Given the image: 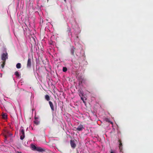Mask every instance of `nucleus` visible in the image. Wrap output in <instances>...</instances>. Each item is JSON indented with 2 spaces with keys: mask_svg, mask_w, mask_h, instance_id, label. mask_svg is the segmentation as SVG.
<instances>
[{
  "mask_svg": "<svg viewBox=\"0 0 153 153\" xmlns=\"http://www.w3.org/2000/svg\"><path fill=\"white\" fill-rule=\"evenodd\" d=\"M31 147L32 150L34 151H36L40 152H42L45 151V149L40 147H36L33 144L31 145Z\"/></svg>",
  "mask_w": 153,
  "mask_h": 153,
  "instance_id": "obj_1",
  "label": "nucleus"
},
{
  "mask_svg": "<svg viewBox=\"0 0 153 153\" xmlns=\"http://www.w3.org/2000/svg\"><path fill=\"white\" fill-rule=\"evenodd\" d=\"M20 133V138L21 140H23L25 137V131L23 129H21Z\"/></svg>",
  "mask_w": 153,
  "mask_h": 153,
  "instance_id": "obj_2",
  "label": "nucleus"
},
{
  "mask_svg": "<svg viewBox=\"0 0 153 153\" xmlns=\"http://www.w3.org/2000/svg\"><path fill=\"white\" fill-rule=\"evenodd\" d=\"M1 58L3 61L6 62V59H8L7 53H3L1 55Z\"/></svg>",
  "mask_w": 153,
  "mask_h": 153,
  "instance_id": "obj_3",
  "label": "nucleus"
},
{
  "mask_svg": "<svg viewBox=\"0 0 153 153\" xmlns=\"http://www.w3.org/2000/svg\"><path fill=\"white\" fill-rule=\"evenodd\" d=\"M31 65L32 62L31 59L30 58H28L27 64V68H30L31 67Z\"/></svg>",
  "mask_w": 153,
  "mask_h": 153,
  "instance_id": "obj_4",
  "label": "nucleus"
},
{
  "mask_svg": "<svg viewBox=\"0 0 153 153\" xmlns=\"http://www.w3.org/2000/svg\"><path fill=\"white\" fill-rule=\"evenodd\" d=\"M75 128H76V131H82L84 129V127L82 125L80 124L78 126L77 128H76L75 127Z\"/></svg>",
  "mask_w": 153,
  "mask_h": 153,
  "instance_id": "obj_5",
  "label": "nucleus"
},
{
  "mask_svg": "<svg viewBox=\"0 0 153 153\" xmlns=\"http://www.w3.org/2000/svg\"><path fill=\"white\" fill-rule=\"evenodd\" d=\"M71 146L73 149L75 148L76 147V144L74 140H71L70 141Z\"/></svg>",
  "mask_w": 153,
  "mask_h": 153,
  "instance_id": "obj_6",
  "label": "nucleus"
},
{
  "mask_svg": "<svg viewBox=\"0 0 153 153\" xmlns=\"http://www.w3.org/2000/svg\"><path fill=\"white\" fill-rule=\"evenodd\" d=\"M75 50V48L73 47L71 48L70 49V53L73 56H74V52Z\"/></svg>",
  "mask_w": 153,
  "mask_h": 153,
  "instance_id": "obj_7",
  "label": "nucleus"
},
{
  "mask_svg": "<svg viewBox=\"0 0 153 153\" xmlns=\"http://www.w3.org/2000/svg\"><path fill=\"white\" fill-rule=\"evenodd\" d=\"M49 103L50 105V107L51 108L52 111H53L54 110V109L53 104L52 103V102L51 101H49Z\"/></svg>",
  "mask_w": 153,
  "mask_h": 153,
  "instance_id": "obj_8",
  "label": "nucleus"
},
{
  "mask_svg": "<svg viewBox=\"0 0 153 153\" xmlns=\"http://www.w3.org/2000/svg\"><path fill=\"white\" fill-rule=\"evenodd\" d=\"M45 99L47 101H49L50 99V96L48 95H45Z\"/></svg>",
  "mask_w": 153,
  "mask_h": 153,
  "instance_id": "obj_9",
  "label": "nucleus"
},
{
  "mask_svg": "<svg viewBox=\"0 0 153 153\" xmlns=\"http://www.w3.org/2000/svg\"><path fill=\"white\" fill-rule=\"evenodd\" d=\"M2 118L5 119H7V116L5 114H3L2 115Z\"/></svg>",
  "mask_w": 153,
  "mask_h": 153,
  "instance_id": "obj_10",
  "label": "nucleus"
},
{
  "mask_svg": "<svg viewBox=\"0 0 153 153\" xmlns=\"http://www.w3.org/2000/svg\"><path fill=\"white\" fill-rule=\"evenodd\" d=\"M15 74L16 77L18 78H19L20 76V74H19V72L17 71H16L15 72Z\"/></svg>",
  "mask_w": 153,
  "mask_h": 153,
  "instance_id": "obj_11",
  "label": "nucleus"
},
{
  "mask_svg": "<svg viewBox=\"0 0 153 153\" xmlns=\"http://www.w3.org/2000/svg\"><path fill=\"white\" fill-rule=\"evenodd\" d=\"M16 67L18 69L20 68L21 67V64L20 63H18L16 65Z\"/></svg>",
  "mask_w": 153,
  "mask_h": 153,
  "instance_id": "obj_12",
  "label": "nucleus"
},
{
  "mask_svg": "<svg viewBox=\"0 0 153 153\" xmlns=\"http://www.w3.org/2000/svg\"><path fill=\"white\" fill-rule=\"evenodd\" d=\"M1 65V67L2 68H3L5 65V62L3 61Z\"/></svg>",
  "mask_w": 153,
  "mask_h": 153,
  "instance_id": "obj_13",
  "label": "nucleus"
},
{
  "mask_svg": "<svg viewBox=\"0 0 153 153\" xmlns=\"http://www.w3.org/2000/svg\"><path fill=\"white\" fill-rule=\"evenodd\" d=\"M62 70L63 72H65L67 70V68L66 67H63V68Z\"/></svg>",
  "mask_w": 153,
  "mask_h": 153,
  "instance_id": "obj_14",
  "label": "nucleus"
},
{
  "mask_svg": "<svg viewBox=\"0 0 153 153\" xmlns=\"http://www.w3.org/2000/svg\"><path fill=\"white\" fill-rule=\"evenodd\" d=\"M34 123L36 125H38L39 123V122L37 120H36L34 121Z\"/></svg>",
  "mask_w": 153,
  "mask_h": 153,
  "instance_id": "obj_15",
  "label": "nucleus"
},
{
  "mask_svg": "<svg viewBox=\"0 0 153 153\" xmlns=\"http://www.w3.org/2000/svg\"><path fill=\"white\" fill-rule=\"evenodd\" d=\"M118 141L119 142V146H122V143H121V141L120 140H119Z\"/></svg>",
  "mask_w": 153,
  "mask_h": 153,
  "instance_id": "obj_16",
  "label": "nucleus"
},
{
  "mask_svg": "<svg viewBox=\"0 0 153 153\" xmlns=\"http://www.w3.org/2000/svg\"><path fill=\"white\" fill-rule=\"evenodd\" d=\"M119 150H120V152H122V150H123V147H122V146H119Z\"/></svg>",
  "mask_w": 153,
  "mask_h": 153,
  "instance_id": "obj_17",
  "label": "nucleus"
},
{
  "mask_svg": "<svg viewBox=\"0 0 153 153\" xmlns=\"http://www.w3.org/2000/svg\"><path fill=\"white\" fill-rule=\"evenodd\" d=\"M79 94L80 96L81 95L82 96H83V93L81 91H80L79 93Z\"/></svg>",
  "mask_w": 153,
  "mask_h": 153,
  "instance_id": "obj_18",
  "label": "nucleus"
},
{
  "mask_svg": "<svg viewBox=\"0 0 153 153\" xmlns=\"http://www.w3.org/2000/svg\"><path fill=\"white\" fill-rule=\"evenodd\" d=\"M105 120L107 122H110L112 124V123L108 119H106Z\"/></svg>",
  "mask_w": 153,
  "mask_h": 153,
  "instance_id": "obj_19",
  "label": "nucleus"
},
{
  "mask_svg": "<svg viewBox=\"0 0 153 153\" xmlns=\"http://www.w3.org/2000/svg\"><path fill=\"white\" fill-rule=\"evenodd\" d=\"M81 100H82L83 101V102L85 103V102L84 101L83 98L82 97H81Z\"/></svg>",
  "mask_w": 153,
  "mask_h": 153,
  "instance_id": "obj_20",
  "label": "nucleus"
},
{
  "mask_svg": "<svg viewBox=\"0 0 153 153\" xmlns=\"http://www.w3.org/2000/svg\"><path fill=\"white\" fill-rule=\"evenodd\" d=\"M4 136L5 137V139L6 140V139L7 138V136L6 135H4Z\"/></svg>",
  "mask_w": 153,
  "mask_h": 153,
  "instance_id": "obj_21",
  "label": "nucleus"
},
{
  "mask_svg": "<svg viewBox=\"0 0 153 153\" xmlns=\"http://www.w3.org/2000/svg\"><path fill=\"white\" fill-rule=\"evenodd\" d=\"M110 153H115V152H114L113 151H111V152H110Z\"/></svg>",
  "mask_w": 153,
  "mask_h": 153,
  "instance_id": "obj_22",
  "label": "nucleus"
},
{
  "mask_svg": "<svg viewBox=\"0 0 153 153\" xmlns=\"http://www.w3.org/2000/svg\"><path fill=\"white\" fill-rule=\"evenodd\" d=\"M35 119L36 120V119H38L37 117H35Z\"/></svg>",
  "mask_w": 153,
  "mask_h": 153,
  "instance_id": "obj_23",
  "label": "nucleus"
},
{
  "mask_svg": "<svg viewBox=\"0 0 153 153\" xmlns=\"http://www.w3.org/2000/svg\"><path fill=\"white\" fill-rule=\"evenodd\" d=\"M55 104H56V102L55 101Z\"/></svg>",
  "mask_w": 153,
  "mask_h": 153,
  "instance_id": "obj_24",
  "label": "nucleus"
},
{
  "mask_svg": "<svg viewBox=\"0 0 153 153\" xmlns=\"http://www.w3.org/2000/svg\"><path fill=\"white\" fill-rule=\"evenodd\" d=\"M64 1L65 2L66 1V0H64Z\"/></svg>",
  "mask_w": 153,
  "mask_h": 153,
  "instance_id": "obj_25",
  "label": "nucleus"
}]
</instances>
